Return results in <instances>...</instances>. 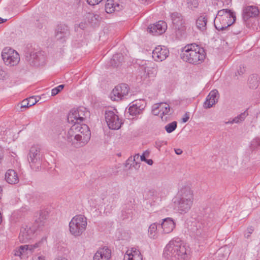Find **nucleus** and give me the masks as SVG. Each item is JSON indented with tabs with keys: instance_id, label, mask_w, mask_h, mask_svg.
<instances>
[{
	"instance_id": "obj_1",
	"label": "nucleus",
	"mask_w": 260,
	"mask_h": 260,
	"mask_svg": "<svg viewBox=\"0 0 260 260\" xmlns=\"http://www.w3.org/2000/svg\"><path fill=\"white\" fill-rule=\"evenodd\" d=\"M90 133L86 124H74L68 131L62 130L58 134V138L67 141L75 148L85 146L90 139Z\"/></svg>"
},
{
	"instance_id": "obj_2",
	"label": "nucleus",
	"mask_w": 260,
	"mask_h": 260,
	"mask_svg": "<svg viewBox=\"0 0 260 260\" xmlns=\"http://www.w3.org/2000/svg\"><path fill=\"white\" fill-rule=\"evenodd\" d=\"M193 192L189 186L180 188L174 199V203L177 211L183 214L191 209L193 202Z\"/></svg>"
},
{
	"instance_id": "obj_3",
	"label": "nucleus",
	"mask_w": 260,
	"mask_h": 260,
	"mask_svg": "<svg viewBox=\"0 0 260 260\" xmlns=\"http://www.w3.org/2000/svg\"><path fill=\"white\" fill-rule=\"evenodd\" d=\"M180 55L184 61L193 64H199L205 59L206 53L203 48L196 44H190L186 45L182 49Z\"/></svg>"
},
{
	"instance_id": "obj_4",
	"label": "nucleus",
	"mask_w": 260,
	"mask_h": 260,
	"mask_svg": "<svg viewBox=\"0 0 260 260\" xmlns=\"http://www.w3.org/2000/svg\"><path fill=\"white\" fill-rule=\"evenodd\" d=\"M164 254L169 260H184L187 257L186 247L179 238L169 242Z\"/></svg>"
},
{
	"instance_id": "obj_5",
	"label": "nucleus",
	"mask_w": 260,
	"mask_h": 260,
	"mask_svg": "<svg viewBox=\"0 0 260 260\" xmlns=\"http://www.w3.org/2000/svg\"><path fill=\"white\" fill-rule=\"evenodd\" d=\"M87 219L82 215L74 217L69 223L70 232L75 237L81 236L87 226Z\"/></svg>"
},
{
	"instance_id": "obj_6",
	"label": "nucleus",
	"mask_w": 260,
	"mask_h": 260,
	"mask_svg": "<svg viewBox=\"0 0 260 260\" xmlns=\"http://www.w3.org/2000/svg\"><path fill=\"white\" fill-rule=\"evenodd\" d=\"M28 160L32 170L35 171L39 170L42 165V155L39 146L34 145L30 148Z\"/></svg>"
},
{
	"instance_id": "obj_7",
	"label": "nucleus",
	"mask_w": 260,
	"mask_h": 260,
	"mask_svg": "<svg viewBox=\"0 0 260 260\" xmlns=\"http://www.w3.org/2000/svg\"><path fill=\"white\" fill-rule=\"evenodd\" d=\"M2 57L5 64L11 67L16 66L20 59L19 53L16 50L9 47L3 49Z\"/></svg>"
},
{
	"instance_id": "obj_8",
	"label": "nucleus",
	"mask_w": 260,
	"mask_h": 260,
	"mask_svg": "<svg viewBox=\"0 0 260 260\" xmlns=\"http://www.w3.org/2000/svg\"><path fill=\"white\" fill-rule=\"evenodd\" d=\"M43 240L32 245H24L20 246L14 250V255L19 256L21 259L27 258L31 255L35 250L41 246Z\"/></svg>"
},
{
	"instance_id": "obj_9",
	"label": "nucleus",
	"mask_w": 260,
	"mask_h": 260,
	"mask_svg": "<svg viewBox=\"0 0 260 260\" xmlns=\"http://www.w3.org/2000/svg\"><path fill=\"white\" fill-rule=\"evenodd\" d=\"M26 60L33 66H39L45 63V57L43 52L40 51L32 50L27 53L25 55Z\"/></svg>"
},
{
	"instance_id": "obj_10",
	"label": "nucleus",
	"mask_w": 260,
	"mask_h": 260,
	"mask_svg": "<svg viewBox=\"0 0 260 260\" xmlns=\"http://www.w3.org/2000/svg\"><path fill=\"white\" fill-rule=\"evenodd\" d=\"M105 120L110 129H118L122 122L118 116L113 111H106L105 114Z\"/></svg>"
},
{
	"instance_id": "obj_11",
	"label": "nucleus",
	"mask_w": 260,
	"mask_h": 260,
	"mask_svg": "<svg viewBox=\"0 0 260 260\" xmlns=\"http://www.w3.org/2000/svg\"><path fill=\"white\" fill-rule=\"evenodd\" d=\"M128 93V86L126 84L122 83L115 86L110 94L112 101H119L126 96Z\"/></svg>"
},
{
	"instance_id": "obj_12",
	"label": "nucleus",
	"mask_w": 260,
	"mask_h": 260,
	"mask_svg": "<svg viewBox=\"0 0 260 260\" xmlns=\"http://www.w3.org/2000/svg\"><path fill=\"white\" fill-rule=\"evenodd\" d=\"M236 20L235 13L231 16H223L218 22L214 21L215 28L218 30H223L233 24Z\"/></svg>"
},
{
	"instance_id": "obj_13",
	"label": "nucleus",
	"mask_w": 260,
	"mask_h": 260,
	"mask_svg": "<svg viewBox=\"0 0 260 260\" xmlns=\"http://www.w3.org/2000/svg\"><path fill=\"white\" fill-rule=\"evenodd\" d=\"M169 51L165 46H158L152 52V57L156 61H162L169 55Z\"/></svg>"
},
{
	"instance_id": "obj_14",
	"label": "nucleus",
	"mask_w": 260,
	"mask_h": 260,
	"mask_svg": "<svg viewBox=\"0 0 260 260\" xmlns=\"http://www.w3.org/2000/svg\"><path fill=\"white\" fill-rule=\"evenodd\" d=\"M167 26L165 22L159 21L156 24L150 25L148 27V31L153 35L157 36L165 32Z\"/></svg>"
},
{
	"instance_id": "obj_15",
	"label": "nucleus",
	"mask_w": 260,
	"mask_h": 260,
	"mask_svg": "<svg viewBox=\"0 0 260 260\" xmlns=\"http://www.w3.org/2000/svg\"><path fill=\"white\" fill-rule=\"evenodd\" d=\"M172 23L175 29L183 31L185 29L184 21L181 14L174 12L171 14Z\"/></svg>"
},
{
	"instance_id": "obj_16",
	"label": "nucleus",
	"mask_w": 260,
	"mask_h": 260,
	"mask_svg": "<svg viewBox=\"0 0 260 260\" xmlns=\"http://www.w3.org/2000/svg\"><path fill=\"white\" fill-rule=\"evenodd\" d=\"M70 34V30L67 25L60 24L57 25L55 30V38L62 43L65 41V38Z\"/></svg>"
},
{
	"instance_id": "obj_17",
	"label": "nucleus",
	"mask_w": 260,
	"mask_h": 260,
	"mask_svg": "<svg viewBox=\"0 0 260 260\" xmlns=\"http://www.w3.org/2000/svg\"><path fill=\"white\" fill-rule=\"evenodd\" d=\"M145 107V104L144 101H136L135 103L129 107L128 112L130 115L137 116L142 113Z\"/></svg>"
},
{
	"instance_id": "obj_18",
	"label": "nucleus",
	"mask_w": 260,
	"mask_h": 260,
	"mask_svg": "<svg viewBox=\"0 0 260 260\" xmlns=\"http://www.w3.org/2000/svg\"><path fill=\"white\" fill-rule=\"evenodd\" d=\"M219 99V93L217 90H212L207 96L204 103V107L205 109L211 108L217 103Z\"/></svg>"
},
{
	"instance_id": "obj_19",
	"label": "nucleus",
	"mask_w": 260,
	"mask_h": 260,
	"mask_svg": "<svg viewBox=\"0 0 260 260\" xmlns=\"http://www.w3.org/2000/svg\"><path fill=\"white\" fill-rule=\"evenodd\" d=\"M34 234L33 230L30 228L25 226L21 227L19 235V240L21 243H25L31 239Z\"/></svg>"
},
{
	"instance_id": "obj_20",
	"label": "nucleus",
	"mask_w": 260,
	"mask_h": 260,
	"mask_svg": "<svg viewBox=\"0 0 260 260\" xmlns=\"http://www.w3.org/2000/svg\"><path fill=\"white\" fill-rule=\"evenodd\" d=\"M259 10L256 6H249L245 7L243 10V19L246 21L251 17L258 16Z\"/></svg>"
},
{
	"instance_id": "obj_21",
	"label": "nucleus",
	"mask_w": 260,
	"mask_h": 260,
	"mask_svg": "<svg viewBox=\"0 0 260 260\" xmlns=\"http://www.w3.org/2000/svg\"><path fill=\"white\" fill-rule=\"evenodd\" d=\"M111 256V251L110 249L104 247L100 248L95 253L93 260H109Z\"/></svg>"
},
{
	"instance_id": "obj_22",
	"label": "nucleus",
	"mask_w": 260,
	"mask_h": 260,
	"mask_svg": "<svg viewBox=\"0 0 260 260\" xmlns=\"http://www.w3.org/2000/svg\"><path fill=\"white\" fill-rule=\"evenodd\" d=\"M154 114L166 115L169 114L170 111V107L169 104L166 103H161L155 104L152 110Z\"/></svg>"
},
{
	"instance_id": "obj_23",
	"label": "nucleus",
	"mask_w": 260,
	"mask_h": 260,
	"mask_svg": "<svg viewBox=\"0 0 260 260\" xmlns=\"http://www.w3.org/2000/svg\"><path fill=\"white\" fill-rule=\"evenodd\" d=\"M143 260L142 256L139 251L135 247L127 250L124 255V260Z\"/></svg>"
},
{
	"instance_id": "obj_24",
	"label": "nucleus",
	"mask_w": 260,
	"mask_h": 260,
	"mask_svg": "<svg viewBox=\"0 0 260 260\" xmlns=\"http://www.w3.org/2000/svg\"><path fill=\"white\" fill-rule=\"evenodd\" d=\"M163 232L168 234L171 233L175 228V223L171 218H167L163 220L161 224Z\"/></svg>"
},
{
	"instance_id": "obj_25",
	"label": "nucleus",
	"mask_w": 260,
	"mask_h": 260,
	"mask_svg": "<svg viewBox=\"0 0 260 260\" xmlns=\"http://www.w3.org/2000/svg\"><path fill=\"white\" fill-rule=\"evenodd\" d=\"M6 181L11 184H15L18 182L19 178L16 172L13 170H9L5 174Z\"/></svg>"
},
{
	"instance_id": "obj_26",
	"label": "nucleus",
	"mask_w": 260,
	"mask_h": 260,
	"mask_svg": "<svg viewBox=\"0 0 260 260\" xmlns=\"http://www.w3.org/2000/svg\"><path fill=\"white\" fill-rule=\"evenodd\" d=\"M68 121L69 123H79L81 124V122H79V111L77 109H72L70 111L68 116Z\"/></svg>"
},
{
	"instance_id": "obj_27",
	"label": "nucleus",
	"mask_w": 260,
	"mask_h": 260,
	"mask_svg": "<svg viewBox=\"0 0 260 260\" xmlns=\"http://www.w3.org/2000/svg\"><path fill=\"white\" fill-rule=\"evenodd\" d=\"M207 19L205 16H200L196 20V25L197 28L201 30L204 31L206 29Z\"/></svg>"
},
{
	"instance_id": "obj_28",
	"label": "nucleus",
	"mask_w": 260,
	"mask_h": 260,
	"mask_svg": "<svg viewBox=\"0 0 260 260\" xmlns=\"http://www.w3.org/2000/svg\"><path fill=\"white\" fill-rule=\"evenodd\" d=\"M123 61V56L121 53L114 54L111 59L110 63L114 67H118Z\"/></svg>"
},
{
	"instance_id": "obj_29",
	"label": "nucleus",
	"mask_w": 260,
	"mask_h": 260,
	"mask_svg": "<svg viewBox=\"0 0 260 260\" xmlns=\"http://www.w3.org/2000/svg\"><path fill=\"white\" fill-rule=\"evenodd\" d=\"M258 76L257 75H251L249 76L248 80L249 86L250 88L255 89L259 84Z\"/></svg>"
},
{
	"instance_id": "obj_30",
	"label": "nucleus",
	"mask_w": 260,
	"mask_h": 260,
	"mask_svg": "<svg viewBox=\"0 0 260 260\" xmlns=\"http://www.w3.org/2000/svg\"><path fill=\"white\" fill-rule=\"evenodd\" d=\"M234 12L228 9H222L218 11L216 17L214 19V21L218 22V20L222 18L223 16H231L233 15Z\"/></svg>"
},
{
	"instance_id": "obj_31",
	"label": "nucleus",
	"mask_w": 260,
	"mask_h": 260,
	"mask_svg": "<svg viewBox=\"0 0 260 260\" xmlns=\"http://www.w3.org/2000/svg\"><path fill=\"white\" fill-rule=\"evenodd\" d=\"M79 114V122H82L89 114V112L84 107H79L77 109Z\"/></svg>"
},
{
	"instance_id": "obj_32",
	"label": "nucleus",
	"mask_w": 260,
	"mask_h": 260,
	"mask_svg": "<svg viewBox=\"0 0 260 260\" xmlns=\"http://www.w3.org/2000/svg\"><path fill=\"white\" fill-rule=\"evenodd\" d=\"M157 225L155 223L151 224L148 229V235L150 238L155 239L157 237Z\"/></svg>"
},
{
	"instance_id": "obj_33",
	"label": "nucleus",
	"mask_w": 260,
	"mask_h": 260,
	"mask_svg": "<svg viewBox=\"0 0 260 260\" xmlns=\"http://www.w3.org/2000/svg\"><path fill=\"white\" fill-rule=\"evenodd\" d=\"M115 7L113 0H107L105 5V11L107 13H112L115 11Z\"/></svg>"
},
{
	"instance_id": "obj_34",
	"label": "nucleus",
	"mask_w": 260,
	"mask_h": 260,
	"mask_svg": "<svg viewBox=\"0 0 260 260\" xmlns=\"http://www.w3.org/2000/svg\"><path fill=\"white\" fill-rule=\"evenodd\" d=\"M248 115V114L247 112V110H246L244 112L238 115L237 117L233 118V122L235 123H240L245 120V118Z\"/></svg>"
},
{
	"instance_id": "obj_35",
	"label": "nucleus",
	"mask_w": 260,
	"mask_h": 260,
	"mask_svg": "<svg viewBox=\"0 0 260 260\" xmlns=\"http://www.w3.org/2000/svg\"><path fill=\"white\" fill-rule=\"evenodd\" d=\"M218 252L219 255L222 254L223 259H225L230 254V250L228 247L225 246L219 249Z\"/></svg>"
},
{
	"instance_id": "obj_36",
	"label": "nucleus",
	"mask_w": 260,
	"mask_h": 260,
	"mask_svg": "<svg viewBox=\"0 0 260 260\" xmlns=\"http://www.w3.org/2000/svg\"><path fill=\"white\" fill-rule=\"evenodd\" d=\"M10 75L6 69L0 66V80H6L9 78Z\"/></svg>"
},
{
	"instance_id": "obj_37",
	"label": "nucleus",
	"mask_w": 260,
	"mask_h": 260,
	"mask_svg": "<svg viewBox=\"0 0 260 260\" xmlns=\"http://www.w3.org/2000/svg\"><path fill=\"white\" fill-rule=\"evenodd\" d=\"M177 124V123L176 121H173L170 123L165 126V129L167 133H171L176 128Z\"/></svg>"
},
{
	"instance_id": "obj_38",
	"label": "nucleus",
	"mask_w": 260,
	"mask_h": 260,
	"mask_svg": "<svg viewBox=\"0 0 260 260\" xmlns=\"http://www.w3.org/2000/svg\"><path fill=\"white\" fill-rule=\"evenodd\" d=\"M47 212L45 211H41L39 217L36 220L37 223H40V225H43V221L46 219Z\"/></svg>"
},
{
	"instance_id": "obj_39",
	"label": "nucleus",
	"mask_w": 260,
	"mask_h": 260,
	"mask_svg": "<svg viewBox=\"0 0 260 260\" xmlns=\"http://www.w3.org/2000/svg\"><path fill=\"white\" fill-rule=\"evenodd\" d=\"M139 154H135L133 158H132V157H130L127 160V161H126V166H127V165H128L129 164V161H133L134 162H135V164H136V166H134V167L135 168H137V167H140V164L139 163H138L136 161V160L137 159H138L139 158Z\"/></svg>"
},
{
	"instance_id": "obj_40",
	"label": "nucleus",
	"mask_w": 260,
	"mask_h": 260,
	"mask_svg": "<svg viewBox=\"0 0 260 260\" xmlns=\"http://www.w3.org/2000/svg\"><path fill=\"white\" fill-rule=\"evenodd\" d=\"M260 146V138H256L251 142L250 147L252 149H255Z\"/></svg>"
},
{
	"instance_id": "obj_41",
	"label": "nucleus",
	"mask_w": 260,
	"mask_h": 260,
	"mask_svg": "<svg viewBox=\"0 0 260 260\" xmlns=\"http://www.w3.org/2000/svg\"><path fill=\"white\" fill-rule=\"evenodd\" d=\"M187 4L189 9H193L198 7L199 3L197 0H187Z\"/></svg>"
},
{
	"instance_id": "obj_42",
	"label": "nucleus",
	"mask_w": 260,
	"mask_h": 260,
	"mask_svg": "<svg viewBox=\"0 0 260 260\" xmlns=\"http://www.w3.org/2000/svg\"><path fill=\"white\" fill-rule=\"evenodd\" d=\"M64 85H60L57 87L54 88L51 90V95L55 96L57 94H58L60 91H61L63 88H64Z\"/></svg>"
},
{
	"instance_id": "obj_43",
	"label": "nucleus",
	"mask_w": 260,
	"mask_h": 260,
	"mask_svg": "<svg viewBox=\"0 0 260 260\" xmlns=\"http://www.w3.org/2000/svg\"><path fill=\"white\" fill-rule=\"evenodd\" d=\"M29 106L31 107L37 103L38 101L35 96H31L28 98Z\"/></svg>"
},
{
	"instance_id": "obj_44",
	"label": "nucleus",
	"mask_w": 260,
	"mask_h": 260,
	"mask_svg": "<svg viewBox=\"0 0 260 260\" xmlns=\"http://www.w3.org/2000/svg\"><path fill=\"white\" fill-rule=\"evenodd\" d=\"M167 142L165 141H157L155 142V146L158 149L164 145H167Z\"/></svg>"
},
{
	"instance_id": "obj_45",
	"label": "nucleus",
	"mask_w": 260,
	"mask_h": 260,
	"mask_svg": "<svg viewBox=\"0 0 260 260\" xmlns=\"http://www.w3.org/2000/svg\"><path fill=\"white\" fill-rule=\"evenodd\" d=\"M29 104L28 103V98L24 100L21 103V108H28L29 107Z\"/></svg>"
},
{
	"instance_id": "obj_46",
	"label": "nucleus",
	"mask_w": 260,
	"mask_h": 260,
	"mask_svg": "<svg viewBox=\"0 0 260 260\" xmlns=\"http://www.w3.org/2000/svg\"><path fill=\"white\" fill-rule=\"evenodd\" d=\"M245 72V68L243 66H240L239 69L238 70L237 72L236 73V76L237 75H242Z\"/></svg>"
},
{
	"instance_id": "obj_47",
	"label": "nucleus",
	"mask_w": 260,
	"mask_h": 260,
	"mask_svg": "<svg viewBox=\"0 0 260 260\" xmlns=\"http://www.w3.org/2000/svg\"><path fill=\"white\" fill-rule=\"evenodd\" d=\"M103 0H87V2L89 5L94 6L99 4Z\"/></svg>"
},
{
	"instance_id": "obj_48",
	"label": "nucleus",
	"mask_w": 260,
	"mask_h": 260,
	"mask_svg": "<svg viewBox=\"0 0 260 260\" xmlns=\"http://www.w3.org/2000/svg\"><path fill=\"white\" fill-rule=\"evenodd\" d=\"M44 20L41 19V20H37V22L36 23V25L37 27L39 28H42L43 27V24L44 23Z\"/></svg>"
},
{
	"instance_id": "obj_49",
	"label": "nucleus",
	"mask_w": 260,
	"mask_h": 260,
	"mask_svg": "<svg viewBox=\"0 0 260 260\" xmlns=\"http://www.w3.org/2000/svg\"><path fill=\"white\" fill-rule=\"evenodd\" d=\"M253 231H254V229L253 227L250 226L249 228H247L248 233L245 234V237L247 238H249V237L250 236V235L253 232Z\"/></svg>"
},
{
	"instance_id": "obj_50",
	"label": "nucleus",
	"mask_w": 260,
	"mask_h": 260,
	"mask_svg": "<svg viewBox=\"0 0 260 260\" xmlns=\"http://www.w3.org/2000/svg\"><path fill=\"white\" fill-rule=\"evenodd\" d=\"M189 118V116L188 114L185 113L184 114L183 117L182 119V121L183 122L185 123V122H187Z\"/></svg>"
},
{
	"instance_id": "obj_51",
	"label": "nucleus",
	"mask_w": 260,
	"mask_h": 260,
	"mask_svg": "<svg viewBox=\"0 0 260 260\" xmlns=\"http://www.w3.org/2000/svg\"><path fill=\"white\" fill-rule=\"evenodd\" d=\"M4 157V152L2 148L0 147V164L2 162Z\"/></svg>"
},
{
	"instance_id": "obj_52",
	"label": "nucleus",
	"mask_w": 260,
	"mask_h": 260,
	"mask_svg": "<svg viewBox=\"0 0 260 260\" xmlns=\"http://www.w3.org/2000/svg\"><path fill=\"white\" fill-rule=\"evenodd\" d=\"M144 71L145 73H147V74L148 75V76H149V75H150L149 72L150 71V68H149L148 67H144Z\"/></svg>"
},
{
	"instance_id": "obj_53",
	"label": "nucleus",
	"mask_w": 260,
	"mask_h": 260,
	"mask_svg": "<svg viewBox=\"0 0 260 260\" xmlns=\"http://www.w3.org/2000/svg\"><path fill=\"white\" fill-rule=\"evenodd\" d=\"M175 151L176 154L177 155H180L182 153V151L180 149H175Z\"/></svg>"
},
{
	"instance_id": "obj_54",
	"label": "nucleus",
	"mask_w": 260,
	"mask_h": 260,
	"mask_svg": "<svg viewBox=\"0 0 260 260\" xmlns=\"http://www.w3.org/2000/svg\"><path fill=\"white\" fill-rule=\"evenodd\" d=\"M54 260H68V259L63 256H58Z\"/></svg>"
},
{
	"instance_id": "obj_55",
	"label": "nucleus",
	"mask_w": 260,
	"mask_h": 260,
	"mask_svg": "<svg viewBox=\"0 0 260 260\" xmlns=\"http://www.w3.org/2000/svg\"><path fill=\"white\" fill-rule=\"evenodd\" d=\"M33 260H44V258L41 256H35Z\"/></svg>"
},
{
	"instance_id": "obj_56",
	"label": "nucleus",
	"mask_w": 260,
	"mask_h": 260,
	"mask_svg": "<svg viewBox=\"0 0 260 260\" xmlns=\"http://www.w3.org/2000/svg\"><path fill=\"white\" fill-rule=\"evenodd\" d=\"M150 154V151L149 150H146L144 151L143 153V155H144L145 157H148Z\"/></svg>"
},
{
	"instance_id": "obj_57",
	"label": "nucleus",
	"mask_w": 260,
	"mask_h": 260,
	"mask_svg": "<svg viewBox=\"0 0 260 260\" xmlns=\"http://www.w3.org/2000/svg\"><path fill=\"white\" fill-rule=\"evenodd\" d=\"M146 162H147L149 165H152L153 163V161L152 159H146V160L145 161Z\"/></svg>"
},
{
	"instance_id": "obj_58",
	"label": "nucleus",
	"mask_w": 260,
	"mask_h": 260,
	"mask_svg": "<svg viewBox=\"0 0 260 260\" xmlns=\"http://www.w3.org/2000/svg\"><path fill=\"white\" fill-rule=\"evenodd\" d=\"M140 159H141V160L142 161L145 162V161L146 160V157L143 154L140 156Z\"/></svg>"
},
{
	"instance_id": "obj_59",
	"label": "nucleus",
	"mask_w": 260,
	"mask_h": 260,
	"mask_svg": "<svg viewBox=\"0 0 260 260\" xmlns=\"http://www.w3.org/2000/svg\"><path fill=\"white\" fill-rule=\"evenodd\" d=\"M225 123L226 124H233V123H234V122H233V119H232V120H230V121L225 122Z\"/></svg>"
},
{
	"instance_id": "obj_60",
	"label": "nucleus",
	"mask_w": 260,
	"mask_h": 260,
	"mask_svg": "<svg viewBox=\"0 0 260 260\" xmlns=\"http://www.w3.org/2000/svg\"><path fill=\"white\" fill-rule=\"evenodd\" d=\"M6 21H7L6 19L2 18V20H1V23L5 22Z\"/></svg>"
}]
</instances>
